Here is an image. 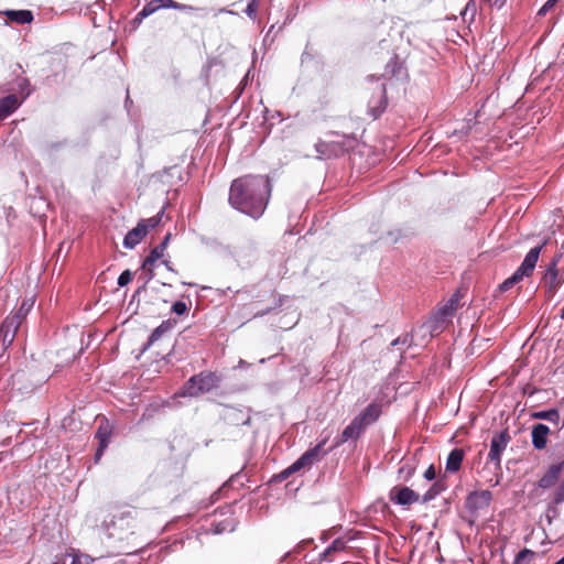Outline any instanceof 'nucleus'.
Instances as JSON below:
<instances>
[{
	"instance_id": "f257e3e1",
	"label": "nucleus",
	"mask_w": 564,
	"mask_h": 564,
	"mask_svg": "<svg viewBox=\"0 0 564 564\" xmlns=\"http://www.w3.org/2000/svg\"><path fill=\"white\" fill-rule=\"evenodd\" d=\"M272 192L268 175L248 174L235 178L229 188V204L238 212L259 219L270 200Z\"/></svg>"
},
{
	"instance_id": "f03ea898",
	"label": "nucleus",
	"mask_w": 564,
	"mask_h": 564,
	"mask_svg": "<svg viewBox=\"0 0 564 564\" xmlns=\"http://www.w3.org/2000/svg\"><path fill=\"white\" fill-rule=\"evenodd\" d=\"M511 441L508 430H503L492 436L490 441V449L488 453V460L494 466V477L487 478L486 482L489 487H496L501 478V454L507 448Z\"/></svg>"
},
{
	"instance_id": "7ed1b4c3",
	"label": "nucleus",
	"mask_w": 564,
	"mask_h": 564,
	"mask_svg": "<svg viewBox=\"0 0 564 564\" xmlns=\"http://www.w3.org/2000/svg\"><path fill=\"white\" fill-rule=\"evenodd\" d=\"M33 306V301L24 300L17 313L9 315L0 326V343L8 348L14 340L15 334L23 319Z\"/></svg>"
},
{
	"instance_id": "20e7f679",
	"label": "nucleus",
	"mask_w": 564,
	"mask_h": 564,
	"mask_svg": "<svg viewBox=\"0 0 564 564\" xmlns=\"http://www.w3.org/2000/svg\"><path fill=\"white\" fill-rule=\"evenodd\" d=\"M219 381L220 378L216 372L208 370L202 371L192 376L185 382L183 394L188 397H198L200 394L208 393L218 387Z\"/></svg>"
},
{
	"instance_id": "39448f33",
	"label": "nucleus",
	"mask_w": 564,
	"mask_h": 564,
	"mask_svg": "<svg viewBox=\"0 0 564 564\" xmlns=\"http://www.w3.org/2000/svg\"><path fill=\"white\" fill-rule=\"evenodd\" d=\"M544 245L545 243L536 246L527 253L524 260L516 272L499 285L500 291L506 292L510 290L513 285L522 281L524 276H530L533 273Z\"/></svg>"
},
{
	"instance_id": "423d86ee",
	"label": "nucleus",
	"mask_w": 564,
	"mask_h": 564,
	"mask_svg": "<svg viewBox=\"0 0 564 564\" xmlns=\"http://www.w3.org/2000/svg\"><path fill=\"white\" fill-rule=\"evenodd\" d=\"M328 438L322 440L317 445L306 451L299 459H296L291 466L285 468L280 477L282 479L289 478L294 473L300 471L302 468L310 467L314 463L319 462L326 454L327 451L324 449Z\"/></svg>"
},
{
	"instance_id": "0eeeda50",
	"label": "nucleus",
	"mask_w": 564,
	"mask_h": 564,
	"mask_svg": "<svg viewBox=\"0 0 564 564\" xmlns=\"http://www.w3.org/2000/svg\"><path fill=\"white\" fill-rule=\"evenodd\" d=\"M492 500V494L489 490H480L470 492L465 501V507L473 523L484 511L489 509Z\"/></svg>"
},
{
	"instance_id": "6e6552de",
	"label": "nucleus",
	"mask_w": 564,
	"mask_h": 564,
	"mask_svg": "<svg viewBox=\"0 0 564 564\" xmlns=\"http://www.w3.org/2000/svg\"><path fill=\"white\" fill-rule=\"evenodd\" d=\"M458 306H459V296L457 294H454L431 317V319L429 322L431 333H441L446 325V319L457 311Z\"/></svg>"
},
{
	"instance_id": "1a4fd4ad",
	"label": "nucleus",
	"mask_w": 564,
	"mask_h": 564,
	"mask_svg": "<svg viewBox=\"0 0 564 564\" xmlns=\"http://www.w3.org/2000/svg\"><path fill=\"white\" fill-rule=\"evenodd\" d=\"M562 254H555L552 261L549 263L545 274L542 279L543 285L545 288L546 294L549 297H553L562 283L564 282V273L557 269V264Z\"/></svg>"
},
{
	"instance_id": "9d476101",
	"label": "nucleus",
	"mask_w": 564,
	"mask_h": 564,
	"mask_svg": "<svg viewBox=\"0 0 564 564\" xmlns=\"http://www.w3.org/2000/svg\"><path fill=\"white\" fill-rule=\"evenodd\" d=\"M32 369H20L11 376L12 387L21 392H31L46 380L45 376L35 378Z\"/></svg>"
},
{
	"instance_id": "9b49d317",
	"label": "nucleus",
	"mask_w": 564,
	"mask_h": 564,
	"mask_svg": "<svg viewBox=\"0 0 564 564\" xmlns=\"http://www.w3.org/2000/svg\"><path fill=\"white\" fill-rule=\"evenodd\" d=\"M112 436V426L106 417H102L99 422L95 438L98 441V447L95 453L94 460L98 464L104 455L105 449L110 443Z\"/></svg>"
},
{
	"instance_id": "f8f14e48",
	"label": "nucleus",
	"mask_w": 564,
	"mask_h": 564,
	"mask_svg": "<svg viewBox=\"0 0 564 564\" xmlns=\"http://www.w3.org/2000/svg\"><path fill=\"white\" fill-rule=\"evenodd\" d=\"M387 106V89L386 85L381 84L378 87L377 93L368 101V113L373 120H376L386 111Z\"/></svg>"
},
{
	"instance_id": "ddd939ff",
	"label": "nucleus",
	"mask_w": 564,
	"mask_h": 564,
	"mask_svg": "<svg viewBox=\"0 0 564 564\" xmlns=\"http://www.w3.org/2000/svg\"><path fill=\"white\" fill-rule=\"evenodd\" d=\"M389 498L392 502L401 506H410L420 500L419 494L409 487L395 486L390 490Z\"/></svg>"
},
{
	"instance_id": "4468645a",
	"label": "nucleus",
	"mask_w": 564,
	"mask_h": 564,
	"mask_svg": "<svg viewBox=\"0 0 564 564\" xmlns=\"http://www.w3.org/2000/svg\"><path fill=\"white\" fill-rule=\"evenodd\" d=\"M382 414V403L371 402L355 419L359 421L366 430L369 425L376 423Z\"/></svg>"
},
{
	"instance_id": "2eb2a0df",
	"label": "nucleus",
	"mask_w": 564,
	"mask_h": 564,
	"mask_svg": "<svg viewBox=\"0 0 564 564\" xmlns=\"http://www.w3.org/2000/svg\"><path fill=\"white\" fill-rule=\"evenodd\" d=\"M365 431L366 430L361 426L359 421L354 417L336 438L335 445L330 449L338 447L348 441H357Z\"/></svg>"
},
{
	"instance_id": "dca6fc26",
	"label": "nucleus",
	"mask_w": 564,
	"mask_h": 564,
	"mask_svg": "<svg viewBox=\"0 0 564 564\" xmlns=\"http://www.w3.org/2000/svg\"><path fill=\"white\" fill-rule=\"evenodd\" d=\"M562 471H564V460L552 464L544 473V475L539 479V487L542 489H549L553 487L557 482Z\"/></svg>"
},
{
	"instance_id": "f3484780",
	"label": "nucleus",
	"mask_w": 564,
	"mask_h": 564,
	"mask_svg": "<svg viewBox=\"0 0 564 564\" xmlns=\"http://www.w3.org/2000/svg\"><path fill=\"white\" fill-rule=\"evenodd\" d=\"M550 434V429L547 425L538 423L532 426L531 438L532 445L535 449L542 451L547 445V437Z\"/></svg>"
},
{
	"instance_id": "a211bd4d",
	"label": "nucleus",
	"mask_w": 564,
	"mask_h": 564,
	"mask_svg": "<svg viewBox=\"0 0 564 564\" xmlns=\"http://www.w3.org/2000/svg\"><path fill=\"white\" fill-rule=\"evenodd\" d=\"M21 100L15 94H10L0 99V120L9 117L14 110L19 108Z\"/></svg>"
},
{
	"instance_id": "6ab92c4d",
	"label": "nucleus",
	"mask_w": 564,
	"mask_h": 564,
	"mask_svg": "<svg viewBox=\"0 0 564 564\" xmlns=\"http://www.w3.org/2000/svg\"><path fill=\"white\" fill-rule=\"evenodd\" d=\"M147 236L145 227L143 224L138 223V225L132 228L126 235L123 239V246L128 249H133L141 240Z\"/></svg>"
},
{
	"instance_id": "aec40b11",
	"label": "nucleus",
	"mask_w": 564,
	"mask_h": 564,
	"mask_svg": "<svg viewBox=\"0 0 564 564\" xmlns=\"http://www.w3.org/2000/svg\"><path fill=\"white\" fill-rule=\"evenodd\" d=\"M346 549L347 542L343 538H337L319 554V562L332 561L336 553L346 551Z\"/></svg>"
},
{
	"instance_id": "412c9836",
	"label": "nucleus",
	"mask_w": 564,
	"mask_h": 564,
	"mask_svg": "<svg viewBox=\"0 0 564 564\" xmlns=\"http://www.w3.org/2000/svg\"><path fill=\"white\" fill-rule=\"evenodd\" d=\"M464 457H465V452L463 448H454L447 456L446 471H448V473L458 471L462 467Z\"/></svg>"
},
{
	"instance_id": "4be33fe9",
	"label": "nucleus",
	"mask_w": 564,
	"mask_h": 564,
	"mask_svg": "<svg viewBox=\"0 0 564 564\" xmlns=\"http://www.w3.org/2000/svg\"><path fill=\"white\" fill-rule=\"evenodd\" d=\"M531 417L535 420H545L555 424L558 429H562L563 424L560 425L561 417L557 409H550L546 411H535L531 413Z\"/></svg>"
},
{
	"instance_id": "5701e85b",
	"label": "nucleus",
	"mask_w": 564,
	"mask_h": 564,
	"mask_svg": "<svg viewBox=\"0 0 564 564\" xmlns=\"http://www.w3.org/2000/svg\"><path fill=\"white\" fill-rule=\"evenodd\" d=\"M6 15L19 24H26L33 20V13L30 10H8Z\"/></svg>"
},
{
	"instance_id": "b1692460",
	"label": "nucleus",
	"mask_w": 564,
	"mask_h": 564,
	"mask_svg": "<svg viewBox=\"0 0 564 564\" xmlns=\"http://www.w3.org/2000/svg\"><path fill=\"white\" fill-rule=\"evenodd\" d=\"M403 68H406V59L400 54L393 53V56L387 63L384 70L394 72L402 70Z\"/></svg>"
},
{
	"instance_id": "393cba45",
	"label": "nucleus",
	"mask_w": 564,
	"mask_h": 564,
	"mask_svg": "<svg viewBox=\"0 0 564 564\" xmlns=\"http://www.w3.org/2000/svg\"><path fill=\"white\" fill-rule=\"evenodd\" d=\"M155 262H156V260L151 258L150 256H147L145 259L143 260L142 270L144 273L145 283L151 281L155 276V273H154Z\"/></svg>"
},
{
	"instance_id": "a878e982",
	"label": "nucleus",
	"mask_w": 564,
	"mask_h": 564,
	"mask_svg": "<svg viewBox=\"0 0 564 564\" xmlns=\"http://www.w3.org/2000/svg\"><path fill=\"white\" fill-rule=\"evenodd\" d=\"M536 555L534 551L523 549L516 555L513 564H530Z\"/></svg>"
},
{
	"instance_id": "bb28decb",
	"label": "nucleus",
	"mask_w": 564,
	"mask_h": 564,
	"mask_svg": "<svg viewBox=\"0 0 564 564\" xmlns=\"http://www.w3.org/2000/svg\"><path fill=\"white\" fill-rule=\"evenodd\" d=\"M443 490H445V486L442 481L434 482L431 488L424 494L422 501L427 502L438 496Z\"/></svg>"
},
{
	"instance_id": "cd10ccee",
	"label": "nucleus",
	"mask_w": 564,
	"mask_h": 564,
	"mask_svg": "<svg viewBox=\"0 0 564 564\" xmlns=\"http://www.w3.org/2000/svg\"><path fill=\"white\" fill-rule=\"evenodd\" d=\"M158 10H160L159 1L151 0L140 11V19H145L155 13Z\"/></svg>"
},
{
	"instance_id": "c85d7f7f",
	"label": "nucleus",
	"mask_w": 564,
	"mask_h": 564,
	"mask_svg": "<svg viewBox=\"0 0 564 564\" xmlns=\"http://www.w3.org/2000/svg\"><path fill=\"white\" fill-rule=\"evenodd\" d=\"M17 85H18L19 91L22 96L19 99L22 101L31 94L30 82H29V79H26L24 77H18Z\"/></svg>"
},
{
	"instance_id": "c756f323",
	"label": "nucleus",
	"mask_w": 564,
	"mask_h": 564,
	"mask_svg": "<svg viewBox=\"0 0 564 564\" xmlns=\"http://www.w3.org/2000/svg\"><path fill=\"white\" fill-rule=\"evenodd\" d=\"M162 216H163V210H161L153 217H150L148 219H141L140 224H143V226L145 227V231L148 232V230L150 228H155L161 223Z\"/></svg>"
},
{
	"instance_id": "7c9ffc66",
	"label": "nucleus",
	"mask_w": 564,
	"mask_h": 564,
	"mask_svg": "<svg viewBox=\"0 0 564 564\" xmlns=\"http://www.w3.org/2000/svg\"><path fill=\"white\" fill-rule=\"evenodd\" d=\"M170 329V324L163 322L160 326H158L149 337V343L153 344L165 332Z\"/></svg>"
},
{
	"instance_id": "2f4dec72",
	"label": "nucleus",
	"mask_w": 564,
	"mask_h": 564,
	"mask_svg": "<svg viewBox=\"0 0 564 564\" xmlns=\"http://www.w3.org/2000/svg\"><path fill=\"white\" fill-rule=\"evenodd\" d=\"M398 473H399L400 478H402L404 481H408L414 475L415 467L410 464H404L399 468Z\"/></svg>"
},
{
	"instance_id": "473e14b6",
	"label": "nucleus",
	"mask_w": 564,
	"mask_h": 564,
	"mask_svg": "<svg viewBox=\"0 0 564 564\" xmlns=\"http://www.w3.org/2000/svg\"><path fill=\"white\" fill-rule=\"evenodd\" d=\"M552 502L554 505H561L564 502V480L554 490L552 496Z\"/></svg>"
},
{
	"instance_id": "72a5a7b5",
	"label": "nucleus",
	"mask_w": 564,
	"mask_h": 564,
	"mask_svg": "<svg viewBox=\"0 0 564 564\" xmlns=\"http://www.w3.org/2000/svg\"><path fill=\"white\" fill-rule=\"evenodd\" d=\"M272 297H273V305L271 307H268L267 310L262 311L261 313H258L256 314V316H262L264 314H268L269 312H271L272 310L276 308V307H280L283 303V296H281L280 294H276L274 292H272Z\"/></svg>"
},
{
	"instance_id": "f704fd0d",
	"label": "nucleus",
	"mask_w": 564,
	"mask_h": 564,
	"mask_svg": "<svg viewBox=\"0 0 564 564\" xmlns=\"http://www.w3.org/2000/svg\"><path fill=\"white\" fill-rule=\"evenodd\" d=\"M258 4H259V0H250L249 3L247 4V8L245 9V13L250 19H256L257 11H258Z\"/></svg>"
},
{
	"instance_id": "c9c22d12",
	"label": "nucleus",
	"mask_w": 564,
	"mask_h": 564,
	"mask_svg": "<svg viewBox=\"0 0 564 564\" xmlns=\"http://www.w3.org/2000/svg\"><path fill=\"white\" fill-rule=\"evenodd\" d=\"M479 476L482 479V482L485 485H488L486 482V479L494 477V466L489 462H487L484 469L481 471H479Z\"/></svg>"
},
{
	"instance_id": "e433bc0d",
	"label": "nucleus",
	"mask_w": 564,
	"mask_h": 564,
	"mask_svg": "<svg viewBox=\"0 0 564 564\" xmlns=\"http://www.w3.org/2000/svg\"><path fill=\"white\" fill-rule=\"evenodd\" d=\"M165 249L164 243H160L156 247H154L148 256L155 259L156 261L161 259L164 256Z\"/></svg>"
},
{
	"instance_id": "4c0bfd02",
	"label": "nucleus",
	"mask_w": 564,
	"mask_h": 564,
	"mask_svg": "<svg viewBox=\"0 0 564 564\" xmlns=\"http://www.w3.org/2000/svg\"><path fill=\"white\" fill-rule=\"evenodd\" d=\"M132 280V273L129 270H124L118 278V285L126 286Z\"/></svg>"
},
{
	"instance_id": "58836bf2",
	"label": "nucleus",
	"mask_w": 564,
	"mask_h": 564,
	"mask_svg": "<svg viewBox=\"0 0 564 564\" xmlns=\"http://www.w3.org/2000/svg\"><path fill=\"white\" fill-rule=\"evenodd\" d=\"M557 2L558 0H547L538 11V15L544 17Z\"/></svg>"
},
{
	"instance_id": "ea45409f",
	"label": "nucleus",
	"mask_w": 564,
	"mask_h": 564,
	"mask_svg": "<svg viewBox=\"0 0 564 564\" xmlns=\"http://www.w3.org/2000/svg\"><path fill=\"white\" fill-rule=\"evenodd\" d=\"M172 311L177 315H182L187 311V305L182 301H177L173 304Z\"/></svg>"
},
{
	"instance_id": "a19ab883",
	"label": "nucleus",
	"mask_w": 564,
	"mask_h": 564,
	"mask_svg": "<svg viewBox=\"0 0 564 564\" xmlns=\"http://www.w3.org/2000/svg\"><path fill=\"white\" fill-rule=\"evenodd\" d=\"M160 4V9H177L178 2L174 0H158Z\"/></svg>"
},
{
	"instance_id": "79ce46f5",
	"label": "nucleus",
	"mask_w": 564,
	"mask_h": 564,
	"mask_svg": "<svg viewBox=\"0 0 564 564\" xmlns=\"http://www.w3.org/2000/svg\"><path fill=\"white\" fill-rule=\"evenodd\" d=\"M176 10L183 11V12H186V13H191V12H194V11H203L204 9L196 8V7H193V6H189V4H184V3H180L178 2Z\"/></svg>"
},
{
	"instance_id": "37998d69",
	"label": "nucleus",
	"mask_w": 564,
	"mask_h": 564,
	"mask_svg": "<svg viewBox=\"0 0 564 564\" xmlns=\"http://www.w3.org/2000/svg\"><path fill=\"white\" fill-rule=\"evenodd\" d=\"M424 477L427 479V480H434L435 477H436V471H435V468L433 465H431L424 473Z\"/></svg>"
},
{
	"instance_id": "c03bdc74",
	"label": "nucleus",
	"mask_w": 564,
	"mask_h": 564,
	"mask_svg": "<svg viewBox=\"0 0 564 564\" xmlns=\"http://www.w3.org/2000/svg\"><path fill=\"white\" fill-rule=\"evenodd\" d=\"M313 58V55L308 52V50L306 48L304 51V53L302 54V65H304L306 63L307 59H311Z\"/></svg>"
},
{
	"instance_id": "a18cd8bd",
	"label": "nucleus",
	"mask_w": 564,
	"mask_h": 564,
	"mask_svg": "<svg viewBox=\"0 0 564 564\" xmlns=\"http://www.w3.org/2000/svg\"><path fill=\"white\" fill-rule=\"evenodd\" d=\"M144 19H140V12L132 20L133 28H138Z\"/></svg>"
},
{
	"instance_id": "49530a36",
	"label": "nucleus",
	"mask_w": 564,
	"mask_h": 564,
	"mask_svg": "<svg viewBox=\"0 0 564 564\" xmlns=\"http://www.w3.org/2000/svg\"><path fill=\"white\" fill-rule=\"evenodd\" d=\"M170 239H171V234H167V235L163 238V240H162V242H161V243H164V249H165V250H166V248H167V245H169Z\"/></svg>"
},
{
	"instance_id": "de8ad7c7",
	"label": "nucleus",
	"mask_w": 564,
	"mask_h": 564,
	"mask_svg": "<svg viewBox=\"0 0 564 564\" xmlns=\"http://www.w3.org/2000/svg\"><path fill=\"white\" fill-rule=\"evenodd\" d=\"M400 343H401V338L399 337V338L394 339L391 345L395 346V345H400ZM405 343H406V338H404L402 340V344H405Z\"/></svg>"
},
{
	"instance_id": "09e8293b",
	"label": "nucleus",
	"mask_w": 564,
	"mask_h": 564,
	"mask_svg": "<svg viewBox=\"0 0 564 564\" xmlns=\"http://www.w3.org/2000/svg\"><path fill=\"white\" fill-rule=\"evenodd\" d=\"M72 564H83V562H82V557H79V556H75V557L73 558Z\"/></svg>"
},
{
	"instance_id": "8fccbe9b",
	"label": "nucleus",
	"mask_w": 564,
	"mask_h": 564,
	"mask_svg": "<svg viewBox=\"0 0 564 564\" xmlns=\"http://www.w3.org/2000/svg\"><path fill=\"white\" fill-rule=\"evenodd\" d=\"M249 74L250 73H247L246 76L243 77V79L241 80V84L243 85H247L248 80H249Z\"/></svg>"
},
{
	"instance_id": "3c124183",
	"label": "nucleus",
	"mask_w": 564,
	"mask_h": 564,
	"mask_svg": "<svg viewBox=\"0 0 564 564\" xmlns=\"http://www.w3.org/2000/svg\"><path fill=\"white\" fill-rule=\"evenodd\" d=\"M273 29H274V25H271V28H270L269 32H268V33H267V35H265V40L268 39L269 34L271 33V31H272Z\"/></svg>"
},
{
	"instance_id": "603ef678",
	"label": "nucleus",
	"mask_w": 564,
	"mask_h": 564,
	"mask_svg": "<svg viewBox=\"0 0 564 564\" xmlns=\"http://www.w3.org/2000/svg\"><path fill=\"white\" fill-rule=\"evenodd\" d=\"M554 564H564V556Z\"/></svg>"
},
{
	"instance_id": "864d4df0",
	"label": "nucleus",
	"mask_w": 564,
	"mask_h": 564,
	"mask_svg": "<svg viewBox=\"0 0 564 564\" xmlns=\"http://www.w3.org/2000/svg\"><path fill=\"white\" fill-rule=\"evenodd\" d=\"M561 318L564 319V305H563V308L561 310V314H560Z\"/></svg>"
},
{
	"instance_id": "5fc2aeb1",
	"label": "nucleus",
	"mask_w": 564,
	"mask_h": 564,
	"mask_svg": "<svg viewBox=\"0 0 564 564\" xmlns=\"http://www.w3.org/2000/svg\"><path fill=\"white\" fill-rule=\"evenodd\" d=\"M219 12H227L226 9H220ZM228 13H232V11H228Z\"/></svg>"
},
{
	"instance_id": "6e6d98bb",
	"label": "nucleus",
	"mask_w": 564,
	"mask_h": 564,
	"mask_svg": "<svg viewBox=\"0 0 564 564\" xmlns=\"http://www.w3.org/2000/svg\"><path fill=\"white\" fill-rule=\"evenodd\" d=\"M368 78H369V80H373L375 79V75H370Z\"/></svg>"
},
{
	"instance_id": "4d7b16f0",
	"label": "nucleus",
	"mask_w": 564,
	"mask_h": 564,
	"mask_svg": "<svg viewBox=\"0 0 564 564\" xmlns=\"http://www.w3.org/2000/svg\"><path fill=\"white\" fill-rule=\"evenodd\" d=\"M52 564H63V563H59V562H54V563H52Z\"/></svg>"
}]
</instances>
